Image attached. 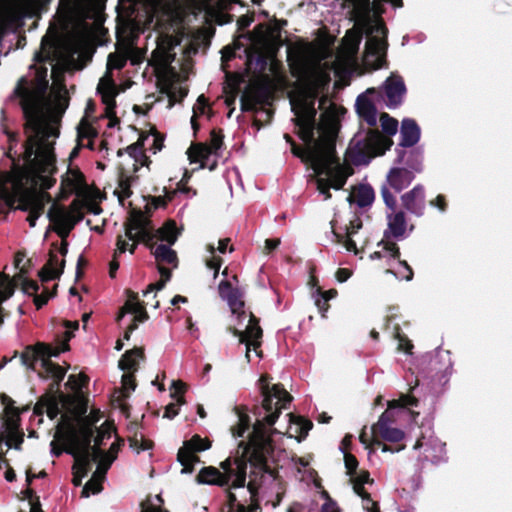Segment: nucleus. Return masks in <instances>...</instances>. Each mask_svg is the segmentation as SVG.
<instances>
[{
  "instance_id": "22",
  "label": "nucleus",
  "mask_w": 512,
  "mask_h": 512,
  "mask_svg": "<svg viewBox=\"0 0 512 512\" xmlns=\"http://www.w3.org/2000/svg\"><path fill=\"white\" fill-rule=\"evenodd\" d=\"M147 305H151L154 308H158L159 302L152 301V299H149L146 302H140L137 293L128 291L127 300L124 306L121 308L117 320H121L126 313H132L134 314V320L138 321L139 323H142L148 319V315L145 310V307Z\"/></svg>"
},
{
  "instance_id": "59",
  "label": "nucleus",
  "mask_w": 512,
  "mask_h": 512,
  "mask_svg": "<svg viewBox=\"0 0 512 512\" xmlns=\"http://www.w3.org/2000/svg\"><path fill=\"white\" fill-rule=\"evenodd\" d=\"M316 306L318 307L319 311L324 316V313L329 309V305L327 304V301H325L322 297L317 299L315 301Z\"/></svg>"
},
{
  "instance_id": "44",
  "label": "nucleus",
  "mask_w": 512,
  "mask_h": 512,
  "mask_svg": "<svg viewBox=\"0 0 512 512\" xmlns=\"http://www.w3.org/2000/svg\"><path fill=\"white\" fill-rule=\"evenodd\" d=\"M296 469L299 473H303L302 480H313L315 476V471L309 467V459L304 457H299L295 461Z\"/></svg>"
},
{
  "instance_id": "23",
  "label": "nucleus",
  "mask_w": 512,
  "mask_h": 512,
  "mask_svg": "<svg viewBox=\"0 0 512 512\" xmlns=\"http://www.w3.org/2000/svg\"><path fill=\"white\" fill-rule=\"evenodd\" d=\"M87 186L83 174L75 168H68L67 172L62 176L60 184L61 197H67L76 194L78 197L85 195Z\"/></svg>"
},
{
  "instance_id": "61",
  "label": "nucleus",
  "mask_w": 512,
  "mask_h": 512,
  "mask_svg": "<svg viewBox=\"0 0 512 512\" xmlns=\"http://www.w3.org/2000/svg\"><path fill=\"white\" fill-rule=\"evenodd\" d=\"M117 257H113V260L110 262V269H109V274L110 276L113 278L115 277V274H116V271L118 270L119 268V263L118 261L116 260Z\"/></svg>"
},
{
  "instance_id": "60",
  "label": "nucleus",
  "mask_w": 512,
  "mask_h": 512,
  "mask_svg": "<svg viewBox=\"0 0 512 512\" xmlns=\"http://www.w3.org/2000/svg\"><path fill=\"white\" fill-rule=\"evenodd\" d=\"M322 512H338L336 504L330 500H327L322 507Z\"/></svg>"
},
{
  "instance_id": "53",
  "label": "nucleus",
  "mask_w": 512,
  "mask_h": 512,
  "mask_svg": "<svg viewBox=\"0 0 512 512\" xmlns=\"http://www.w3.org/2000/svg\"><path fill=\"white\" fill-rule=\"evenodd\" d=\"M352 275V271L347 268H339L336 271L335 277L338 282L343 283L347 281Z\"/></svg>"
},
{
  "instance_id": "38",
  "label": "nucleus",
  "mask_w": 512,
  "mask_h": 512,
  "mask_svg": "<svg viewBox=\"0 0 512 512\" xmlns=\"http://www.w3.org/2000/svg\"><path fill=\"white\" fill-rule=\"evenodd\" d=\"M274 31L266 25H258L252 36V42L256 49L268 46L274 37Z\"/></svg>"
},
{
  "instance_id": "19",
  "label": "nucleus",
  "mask_w": 512,
  "mask_h": 512,
  "mask_svg": "<svg viewBox=\"0 0 512 512\" xmlns=\"http://www.w3.org/2000/svg\"><path fill=\"white\" fill-rule=\"evenodd\" d=\"M210 446V441L206 438H201L199 435H194L190 440L185 441L177 455V459L182 465L181 473H191L194 469V464L199 462L197 453L209 449Z\"/></svg>"
},
{
  "instance_id": "35",
  "label": "nucleus",
  "mask_w": 512,
  "mask_h": 512,
  "mask_svg": "<svg viewBox=\"0 0 512 512\" xmlns=\"http://www.w3.org/2000/svg\"><path fill=\"white\" fill-rule=\"evenodd\" d=\"M401 135L403 146L414 145L420 137V130L415 121L411 119H405L402 122Z\"/></svg>"
},
{
  "instance_id": "1",
  "label": "nucleus",
  "mask_w": 512,
  "mask_h": 512,
  "mask_svg": "<svg viewBox=\"0 0 512 512\" xmlns=\"http://www.w3.org/2000/svg\"><path fill=\"white\" fill-rule=\"evenodd\" d=\"M47 85L45 75L39 76L33 87L25 80L18 84L16 93L26 117L24 163L23 168L12 174L0 176V213L18 202V207L28 212L31 227L51 202L44 190L56 182L53 145L58 137L57 122L68 106L65 86L55 79L46 97Z\"/></svg>"
},
{
  "instance_id": "4",
  "label": "nucleus",
  "mask_w": 512,
  "mask_h": 512,
  "mask_svg": "<svg viewBox=\"0 0 512 512\" xmlns=\"http://www.w3.org/2000/svg\"><path fill=\"white\" fill-rule=\"evenodd\" d=\"M259 385L263 403L255 412L257 418L249 435V442L247 444L240 442L237 456L222 461L220 468L213 466L202 468L196 476L197 483L243 488L246 482L247 463H250L259 473L264 471L267 455L275 447L270 427L292 397L282 385H270L267 375L260 377Z\"/></svg>"
},
{
  "instance_id": "33",
  "label": "nucleus",
  "mask_w": 512,
  "mask_h": 512,
  "mask_svg": "<svg viewBox=\"0 0 512 512\" xmlns=\"http://www.w3.org/2000/svg\"><path fill=\"white\" fill-rule=\"evenodd\" d=\"M336 220L331 221L332 231L337 238V242L342 244L346 250L353 251L355 254L358 253L355 242L351 239V236L357 232V230L361 227V224L358 220H354L350 222V226L346 228V234L342 235L336 231L335 227Z\"/></svg>"
},
{
  "instance_id": "9",
  "label": "nucleus",
  "mask_w": 512,
  "mask_h": 512,
  "mask_svg": "<svg viewBox=\"0 0 512 512\" xmlns=\"http://www.w3.org/2000/svg\"><path fill=\"white\" fill-rule=\"evenodd\" d=\"M169 21V25L163 27L161 36L158 37L157 46L152 52L151 61L153 64L161 69H166L173 61L175 54L172 52L173 48L180 43L179 35H183L182 20L180 12L177 10L169 9L157 23Z\"/></svg>"
},
{
  "instance_id": "26",
  "label": "nucleus",
  "mask_w": 512,
  "mask_h": 512,
  "mask_svg": "<svg viewBox=\"0 0 512 512\" xmlns=\"http://www.w3.org/2000/svg\"><path fill=\"white\" fill-rule=\"evenodd\" d=\"M229 242V238H224L218 241L217 247L213 243H208L205 247L203 261L207 268L214 271V278L217 277L218 271L222 265V258L217 253L224 254Z\"/></svg>"
},
{
  "instance_id": "45",
  "label": "nucleus",
  "mask_w": 512,
  "mask_h": 512,
  "mask_svg": "<svg viewBox=\"0 0 512 512\" xmlns=\"http://www.w3.org/2000/svg\"><path fill=\"white\" fill-rule=\"evenodd\" d=\"M380 122L383 131L388 135L392 136L396 134L398 130V122L396 119L391 118L388 114L383 113L380 116Z\"/></svg>"
},
{
  "instance_id": "13",
  "label": "nucleus",
  "mask_w": 512,
  "mask_h": 512,
  "mask_svg": "<svg viewBox=\"0 0 512 512\" xmlns=\"http://www.w3.org/2000/svg\"><path fill=\"white\" fill-rule=\"evenodd\" d=\"M1 403L4 406V411L0 428V443L5 441L7 448L18 449L24 436L19 430V410L14 407V401L4 394L1 395Z\"/></svg>"
},
{
  "instance_id": "24",
  "label": "nucleus",
  "mask_w": 512,
  "mask_h": 512,
  "mask_svg": "<svg viewBox=\"0 0 512 512\" xmlns=\"http://www.w3.org/2000/svg\"><path fill=\"white\" fill-rule=\"evenodd\" d=\"M160 92L168 99L167 108L181 101L187 95V88L182 86L175 76H164L159 81Z\"/></svg>"
},
{
  "instance_id": "56",
  "label": "nucleus",
  "mask_w": 512,
  "mask_h": 512,
  "mask_svg": "<svg viewBox=\"0 0 512 512\" xmlns=\"http://www.w3.org/2000/svg\"><path fill=\"white\" fill-rule=\"evenodd\" d=\"M49 293H41L40 295L34 296V304L38 309H40L43 305H45L50 298Z\"/></svg>"
},
{
  "instance_id": "37",
  "label": "nucleus",
  "mask_w": 512,
  "mask_h": 512,
  "mask_svg": "<svg viewBox=\"0 0 512 512\" xmlns=\"http://www.w3.org/2000/svg\"><path fill=\"white\" fill-rule=\"evenodd\" d=\"M402 202L404 206L411 210L416 211L419 209L424 200V191L421 186H415L411 191L402 195Z\"/></svg>"
},
{
  "instance_id": "31",
  "label": "nucleus",
  "mask_w": 512,
  "mask_h": 512,
  "mask_svg": "<svg viewBox=\"0 0 512 512\" xmlns=\"http://www.w3.org/2000/svg\"><path fill=\"white\" fill-rule=\"evenodd\" d=\"M288 416L289 425L285 434L288 435L289 438H295L298 441H301L312 428V422L292 414H288Z\"/></svg>"
},
{
  "instance_id": "52",
  "label": "nucleus",
  "mask_w": 512,
  "mask_h": 512,
  "mask_svg": "<svg viewBox=\"0 0 512 512\" xmlns=\"http://www.w3.org/2000/svg\"><path fill=\"white\" fill-rule=\"evenodd\" d=\"M267 477L273 478L274 488L276 490V497H277V502L275 504H278L281 500V496L285 492V484L278 477H273L272 474H268Z\"/></svg>"
},
{
  "instance_id": "18",
  "label": "nucleus",
  "mask_w": 512,
  "mask_h": 512,
  "mask_svg": "<svg viewBox=\"0 0 512 512\" xmlns=\"http://www.w3.org/2000/svg\"><path fill=\"white\" fill-rule=\"evenodd\" d=\"M222 145L220 136L213 134L210 144H194L187 151L191 163H200L201 168L213 170L216 166L217 151Z\"/></svg>"
},
{
  "instance_id": "62",
  "label": "nucleus",
  "mask_w": 512,
  "mask_h": 512,
  "mask_svg": "<svg viewBox=\"0 0 512 512\" xmlns=\"http://www.w3.org/2000/svg\"><path fill=\"white\" fill-rule=\"evenodd\" d=\"M359 440L360 442L365 445L366 448H370L371 445H375L373 442H372V439L369 440L367 435H366V432L363 431L360 436H359Z\"/></svg>"
},
{
  "instance_id": "10",
  "label": "nucleus",
  "mask_w": 512,
  "mask_h": 512,
  "mask_svg": "<svg viewBox=\"0 0 512 512\" xmlns=\"http://www.w3.org/2000/svg\"><path fill=\"white\" fill-rule=\"evenodd\" d=\"M153 240L152 232L149 227L148 218L141 211H132L127 223L125 224L124 235H118L116 250L114 256L125 251L134 252L139 241L150 243Z\"/></svg>"
},
{
  "instance_id": "46",
  "label": "nucleus",
  "mask_w": 512,
  "mask_h": 512,
  "mask_svg": "<svg viewBox=\"0 0 512 512\" xmlns=\"http://www.w3.org/2000/svg\"><path fill=\"white\" fill-rule=\"evenodd\" d=\"M417 404V399L411 395L403 394L399 399L391 400L388 402V408L394 409L397 407H408L415 406Z\"/></svg>"
},
{
  "instance_id": "55",
  "label": "nucleus",
  "mask_w": 512,
  "mask_h": 512,
  "mask_svg": "<svg viewBox=\"0 0 512 512\" xmlns=\"http://www.w3.org/2000/svg\"><path fill=\"white\" fill-rule=\"evenodd\" d=\"M280 239H266L264 246V253L268 254L271 251L275 250L280 245Z\"/></svg>"
},
{
  "instance_id": "34",
  "label": "nucleus",
  "mask_w": 512,
  "mask_h": 512,
  "mask_svg": "<svg viewBox=\"0 0 512 512\" xmlns=\"http://www.w3.org/2000/svg\"><path fill=\"white\" fill-rule=\"evenodd\" d=\"M347 199L349 202L356 203L358 206H367L372 203L374 192L368 185H359L352 189Z\"/></svg>"
},
{
  "instance_id": "57",
  "label": "nucleus",
  "mask_w": 512,
  "mask_h": 512,
  "mask_svg": "<svg viewBox=\"0 0 512 512\" xmlns=\"http://www.w3.org/2000/svg\"><path fill=\"white\" fill-rule=\"evenodd\" d=\"M431 205L436 206L441 211H445L446 203L444 196L438 195L434 201H431Z\"/></svg>"
},
{
  "instance_id": "50",
  "label": "nucleus",
  "mask_w": 512,
  "mask_h": 512,
  "mask_svg": "<svg viewBox=\"0 0 512 512\" xmlns=\"http://www.w3.org/2000/svg\"><path fill=\"white\" fill-rule=\"evenodd\" d=\"M396 338L398 340V349L400 351H404L406 353H409L411 349L413 348V345L411 344L410 340L407 339L404 335L397 332Z\"/></svg>"
},
{
  "instance_id": "27",
  "label": "nucleus",
  "mask_w": 512,
  "mask_h": 512,
  "mask_svg": "<svg viewBox=\"0 0 512 512\" xmlns=\"http://www.w3.org/2000/svg\"><path fill=\"white\" fill-rule=\"evenodd\" d=\"M96 135L97 132L91 120L88 117H84L77 127V146L70 153V158L76 157L80 147L93 149V140Z\"/></svg>"
},
{
  "instance_id": "43",
  "label": "nucleus",
  "mask_w": 512,
  "mask_h": 512,
  "mask_svg": "<svg viewBox=\"0 0 512 512\" xmlns=\"http://www.w3.org/2000/svg\"><path fill=\"white\" fill-rule=\"evenodd\" d=\"M207 111H208V108H207L206 99L203 95H201L198 97L197 102L193 107V115L191 117V125L195 131L198 129L196 119L201 115H205Z\"/></svg>"
},
{
  "instance_id": "40",
  "label": "nucleus",
  "mask_w": 512,
  "mask_h": 512,
  "mask_svg": "<svg viewBox=\"0 0 512 512\" xmlns=\"http://www.w3.org/2000/svg\"><path fill=\"white\" fill-rule=\"evenodd\" d=\"M61 269L56 255H51L48 263L42 268L40 275L43 280L54 279L59 276Z\"/></svg>"
},
{
  "instance_id": "20",
  "label": "nucleus",
  "mask_w": 512,
  "mask_h": 512,
  "mask_svg": "<svg viewBox=\"0 0 512 512\" xmlns=\"http://www.w3.org/2000/svg\"><path fill=\"white\" fill-rule=\"evenodd\" d=\"M382 196L385 204L391 209V213L387 215L388 229L386 231L387 236L401 237L406 232V222L403 212H395L396 199L390 193L388 187L382 188Z\"/></svg>"
},
{
  "instance_id": "36",
  "label": "nucleus",
  "mask_w": 512,
  "mask_h": 512,
  "mask_svg": "<svg viewBox=\"0 0 512 512\" xmlns=\"http://www.w3.org/2000/svg\"><path fill=\"white\" fill-rule=\"evenodd\" d=\"M143 357V351L135 348L127 351L119 361V367L125 373H134L138 369L140 359Z\"/></svg>"
},
{
  "instance_id": "30",
  "label": "nucleus",
  "mask_w": 512,
  "mask_h": 512,
  "mask_svg": "<svg viewBox=\"0 0 512 512\" xmlns=\"http://www.w3.org/2000/svg\"><path fill=\"white\" fill-rule=\"evenodd\" d=\"M385 93L389 106L398 105L405 93L403 80L399 76L392 74L385 83Z\"/></svg>"
},
{
  "instance_id": "15",
  "label": "nucleus",
  "mask_w": 512,
  "mask_h": 512,
  "mask_svg": "<svg viewBox=\"0 0 512 512\" xmlns=\"http://www.w3.org/2000/svg\"><path fill=\"white\" fill-rule=\"evenodd\" d=\"M372 433V442L379 446L383 452H399L405 448V445L400 444L396 447L389 446L387 444L382 443L383 441L398 443L404 438V432L392 427L389 424V416L388 412H385L381 415L377 423H375L371 428Z\"/></svg>"
},
{
  "instance_id": "54",
  "label": "nucleus",
  "mask_w": 512,
  "mask_h": 512,
  "mask_svg": "<svg viewBox=\"0 0 512 512\" xmlns=\"http://www.w3.org/2000/svg\"><path fill=\"white\" fill-rule=\"evenodd\" d=\"M15 267L19 269L20 275H23L25 272V255L22 253H17L14 260Z\"/></svg>"
},
{
  "instance_id": "12",
  "label": "nucleus",
  "mask_w": 512,
  "mask_h": 512,
  "mask_svg": "<svg viewBox=\"0 0 512 512\" xmlns=\"http://www.w3.org/2000/svg\"><path fill=\"white\" fill-rule=\"evenodd\" d=\"M393 141L388 136L382 135L376 130L368 132L365 142L352 143L347 150V160L354 163H361L366 158L383 154L391 147Z\"/></svg>"
},
{
  "instance_id": "17",
  "label": "nucleus",
  "mask_w": 512,
  "mask_h": 512,
  "mask_svg": "<svg viewBox=\"0 0 512 512\" xmlns=\"http://www.w3.org/2000/svg\"><path fill=\"white\" fill-rule=\"evenodd\" d=\"M50 0H8L2 11L3 21L15 23L23 17H31L41 12Z\"/></svg>"
},
{
  "instance_id": "21",
  "label": "nucleus",
  "mask_w": 512,
  "mask_h": 512,
  "mask_svg": "<svg viewBox=\"0 0 512 512\" xmlns=\"http://www.w3.org/2000/svg\"><path fill=\"white\" fill-rule=\"evenodd\" d=\"M18 284L26 294H35L38 291L37 283L26 279L23 275L16 274L11 279L0 273V303L13 295L15 286Z\"/></svg>"
},
{
  "instance_id": "41",
  "label": "nucleus",
  "mask_w": 512,
  "mask_h": 512,
  "mask_svg": "<svg viewBox=\"0 0 512 512\" xmlns=\"http://www.w3.org/2000/svg\"><path fill=\"white\" fill-rule=\"evenodd\" d=\"M379 246H382V250L376 251L370 255L371 259L378 258H396L399 255V250L395 243L392 242H381Z\"/></svg>"
},
{
  "instance_id": "29",
  "label": "nucleus",
  "mask_w": 512,
  "mask_h": 512,
  "mask_svg": "<svg viewBox=\"0 0 512 512\" xmlns=\"http://www.w3.org/2000/svg\"><path fill=\"white\" fill-rule=\"evenodd\" d=\"M186 386L181 381H173L170 388V396L173 399V402L168 404L165 407V411L163 414L164 418L173 419L179 413V408L181 405L185 403L183 394L185 392Z\"/></svg>"
},
{
  "instance_id": "14",
  "label": "nucleus",
  "mask_w": 512,
  "mask_h": 512,
  "mask_svg": "<svg viewBox=\"0 0 512 512\" xmlns=\"http://www.w3.org/2000/svg\"><path fill=\"white\" fill-rule=\"evenodd\" d=\"M81 204L73 201L69 207L53 203L48 211V218L54 231L62 238H66L75 224L83 218Z\"/></svg>"
},
{
  "instance_id": "39",
  "label": "nucleus",
  "mask_w": 512,
  "mask_h": 512,
  "mask_svg": "<svg viewBox=\"0 0 512 512\" xmlns=\"http://www.w3.org/2000/svg\"><path fill=\"white\" fill-rule=\"evenodd\" d=\"M136 384L132 373H124L122 376L121 387L115 391L114 400L121 404L122 400L129 397L135 390Z\"/></svg>"
},
{
  "instance_id": "5",
  "label": "nucleus",
  "mask_w": 512,
  "mask_h": 512,
  "mask_svg": "<svg viewBox=\"0 0 512 512\" xmlns=\"http://www.w3.org/2000/svg\"><path fill=\"white\" fill-rule=\"evenodd\" d=\"M219 294L226 299L231 310V321L234 322L233 333L239 338L241 343L246 344L245 357L248 362L251 360V350H254L258 357H261V338L262 329L258 325V320L251 312L244 309V301L238 292L232 290L228 281H222L219 284Z\"/></svg>"
},
{
  "instance_id": "63",
  "label": "nucleus",
  "mask_w": 512,
  "mask_h": 512,
  "mask_svg": "<svg viewBox=\"0 0 512 512\" xmlns=\"http://www.w3.org/2000/svg\"><path fill=\"white\" fill-rule=\"evenodd\" d=\"M137 323H138V321H135L133 319V323L128 326L127 330L124 333L125 340H129L130 334L137 328Z\"/></svg>"
},
{
  "instance_id": "51",
  "label": "nucleus",
  "mask_w": 512,
  "mask_h": 512,
  "mask_svg": "<svg viewBox=\"0 0 512 512\" xmlns=\"http://www.w3.org/2000/svg\"><path fill=\"white\" fill-rule=\"evenodd\" d=\"M125 53L132 64H138L144 59V53L137 48H130Z\"/></svg>"
},
{
  "instance_id": "32",
  "label": "nucleus",
  "mask_w": 512,
  "mask_h": 512,
  "mask_svg": "<svg viewBox=\"0 0 512 512\" xmlns=\"http://www.w3.org/2000/svg\"><path fill=\"white\" fill-rule=\"evenodd\" d=\"M414 175L404 168H393L387 175V182L391 189L396 192L407 187L413 180Z\"/></svg>"
},
{
  "instance_id": "11",
  "label": "nucleus",
  "mask_w": 512,
  "mask_h": 512,
  "mask_svg": "<svg viewBox=\"0 0 512 512\" xmlns=\"http://www.w3.org/2000/svg\"><path fill=\"white\" fill-rule=\"evenodd\" d=\"M128 57L122 53L110 54L107 62V73L103 76L98 84V92L102 96V100L106 105V116L110 119L109 126L113 127L117 122L114 116L115 96L117 94L116 86L110 76L113 69H121Z\"/></svg>"
},
{
  "instance_id": "64",
  "label": "nucleus",
  "mask_w": 512,
  "mask_h": 512,
  "mask_svg": "<svg viewBox=\"0 0 512 512\" xmlns=\"http://www.w3.org/2000/svg\"><path fill=\"white\" fill-rule=\"evenodd\" d=\"M351 441H352V435H350V434H347V435L343 438V440H342V442H341V449H342L344 452H345V451L348 449V447L350 446Z\"/></svg>"
},
{
  "instance_id": "2",
  "label": "nucleus",
  "mask_w": 512,
  "mask_h": 512,
  "mask_svg": "<svg viewBox=\"0 0 512 512\" xmlns=\"http://www.w3.org/2000/svg\"><path fill=\"white\" fill-rule=\"evenodd\" d=\"M352 7L355 27L343 38L336 54L333 53V41L321 39L312 43H302L294 47L288 55L292 72H356L360 68L358 49L362 35L367 41L362 57L364 67L380 68L385 60L387 30L379 15L382 4L391 2L400 6V0H346Z\"/></svg>"
},
{
  "instance_id": "8",
  "label": "nucleus",
  "mask_w": 512,
  "mask_h": 512,
  "mask_svg": "<svg viewBox=\"0 0 512 512\" xmlns=\"http://www.w3.org/2000/svg\"><path fill=\"white\" fill-rule=\"evenodd\" d=\"M65 341L57 347H48L44 345L38 346L35 350L28 351L23 357L24 362L29 358H33L31 368L35 370L42 378L53 379L55 384L58 385L64 378L66 370L59 365L53 363L49 358L58 356L61 352L68 349L67 342L72 337V331L78 328V322H66Z\"/></svg>"
},
{
  "instance_id": "47",
  "label": "nucleus",
  "mask_w": 512,
  "mask_h": 512,
  "mask_svg": "<svg viewBox=\"0 0 512 512\" xmlns=\"http://www.w3.org/2000/svg\"><path fill=\"white\" fill-rule=\"evenodd\" d=\"M163 500L160 495H156L152 498H148L142 504V512H163L161 509V505Z\"/></svg>"
},
{
  "instance_id": "25",
  "label": "nucleus",
  "mask_w": 512,
  "mask_h": 512,
  "mask_svg": "<svg viewBox=\"0 0 512 512\" xmlns=\"http://www.w3.org/2000/svg\"><path fill=\"white\" fill-rule=\"evenodd\" d=\"M256 490L257 484L251 479L247 485V493L250 495V503L247 505L238 500V496L229 490L227 492L228 512H258L259 507L254 499Z\"/></svg>"
},
{
  "instance_id": "7",
  "label": "nucleus",
  "mask_w": 512,
  "mask_h": 512,
  "mask_svg": "<svg viewBox=\"0 0 512 512\" xmlns=\"http://www.w3.org/2000/svg\"><path fill=\"white\" fill-rule=\"evenodd\" d=\"M153 239L157 238L162 242H166L168 245L163 243H148L151 246L153 255L155 256L158 270L160 273V280L157 283L150 284L147 290L144 291V297L148 298L155 290H161L165 283L170 279V268L165 265L175 268L177 266V256L174 250L171 249V245L175 243L178 231L175 222L168 221L160 229L157 230L156 234L153 235Z\"/></svg>"
},
{
  "instance_id": "3",
  "label": "nucleus",
  "mask_w": 512,
  "mask_h": 512,
  "mask_svg": "<svg viewBox=\"0 0 512 512\" xmlns=\"http://www.w3.org/2000/svg\"><path fill=\"white\" fill-rule=\"evenodd\" d=\"M86 383L87 377L84 374L69 376L66 385L75 392V395L61 396L62 407L67 409L70 415L62 416L54 440L51 442V451L55 456H59L65 450L74 457L72 482L76 486L82 484L92 464L97 462L96 471L82 491L83 496L88 497L102 490L101 484L107 470L117 457L120 444L113 442L107 453L102 452L101 446L105 445V439L111 438L113 428L109 423H104L96 429V435H94V427L100 420V412L91 410L89 415L84 416L87 405L79 392Z\"/></svg>"
},
{
  "instance_id": "16",
  "label": "nucleus",
  "mask_w": 512,
  "mask_h": 512,
  "mask_svg": "<svg viewBox=\"0 0 512 512\" xmlns=\"http://www.w3.org/2000/svg\"><path fill=\"white\" fill-rule=\"evenodd\" d=\"M344 463L347 474L350 476V481L353 485V490L362 498V507L366 512H379L376 502H374L368 493L363 489V484L370 481L369 473L367 471L357 472L358 461L350 453H344Z\"/></svg>"
},
{
  "instance_id": "28",
  "label": "nucleus",
  "mask_w": 512,
  "mask_h": 512,
  "mask_svg": "<svg viewBox=\"0 0 512 512\" xmlns=\"http://www.w3.org/2000/svg\"><path fill=\"white\" fill-rule=\"evenodd\" d=\"M376 93L375 89H368L363 95L357 98V112L369 125L377 123L376 108L372 100V95Z\"/></svg>"
},
{
  "instance_id": "58",
  "label": "nucleus",
  "mask_w": 512,
  "mask_h": 512,
  "mask_svg": "<svg viewBox=\"0 0 512 512\" xmlns=\"http://www.w3.org/2000/svg\"><path fill=\"white\" fill-rule=\"evenodd\" d=\"M317 292L321 295V297L325 300V301H328L330 299H333L336 297L337 295V291L335 289H330L328 291H325V292H321L320 291V288H317Z\"/></svg>"
},
{
  "instance_id": "42",
  "label": "nucleus",
  "mask_w": 512,
  "mask_h": 512,
  "mask_svg": "<svg viewBox=\"0 0 512 512\" xmlns=\"http://www.w3.org/2000/svg\"><path fill=\"white\" fill-rule=\"evenodd\" d=\"M250 419L246 414H238V420L236 425L232 426L231 433L234 438H239L244 435L246 430L249 428Z\"/></svg>"
},
{
  "instance_id": "49",
  "label": "nucleus",
  "mask_w": 512,
  "mask_h": 512,
  "mask_svg": "<svg viewBox=\"0 0 512 512\" xmlns=\"http://www.w3.org/2000/svg\"><path fill=\"white\" fill-rule=\"evenodd\" d=\"M75 201L79 202L81 204V209H82V212L84 213L85 211L87 212H90L92 214H95V215H98L101 213L102 209L100 208V206L91 201V200H88L86 198L80 200V199H76Z\"/></svg>"
},
{
  "instance_id": "6",
  "label": "nucleus",
  "mask_w": 512,
  "mask_h": 512,
  "mask_svg": "<svg viewBox=\"0 0 512 512\" xmlns=\"http://www.w3.org/2000/svg\"><path fill=\"white\" fill-rule=\"evenodd\" d=\"M152 141L153 153L161 150L163 141L156 135L146 136L142 141H138L136 144L127 147V157L124 159L122 168L119 173L118 186L114 191L119 202L124 205V201L132 194L130 188L136 182L138 176L134 175L143 166L148 167V158L143 153L144 142Z\"/></svg>"
},
{
  "instance_id": "48",
  "label": "nucleus",
  "mask_w": 512,
  "mask_h": 512,
  "mask_svg": "<svg viewBox=\"0 0 512 512\" xmlns=\"http://www.w3.org/2000/svg\"><path fill=\"white\" fill-rule=\"evenodd\" d=\"M130 446L137 452L149 450L152 447V442L143 437V435H135L130 438Z\"/></svg>"
}]
</instances>
